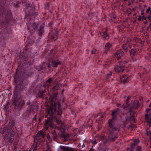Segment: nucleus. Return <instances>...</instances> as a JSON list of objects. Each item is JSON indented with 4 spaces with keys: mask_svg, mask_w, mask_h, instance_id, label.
Listing matches in <instances>:
<instances>
[{
    "mask_svg": "<svg viewBox=\"0 0 151 151\" xmlns=\"http://www.w3.org/2000/svg\"><path fill=\"white\" fill-rule=\"evenodd\" d=\"M147 7V5H144V9L141 10V15H143L145 14L147 19L150 21H151V8L150 6L148 7L146 10L145 13L144 12V11L145 8Z\"/></svg>",
    "mask_w": 151,
    "mask_h": 151,
    "instance_id": "10",
    "label": "nucleus"
},
{
    "mask_svg": "<svg viewBox=\"0 0 151 151\" xmlns=\"http://www.w3.org/2000/svg\"><path fill=\"white\" fill-rule=\"evenodd\" d=\"M47 68H48V70H49V68H47V66H46V69L45 70H44V72H41V71H38V70H37V71L39 72L40 73H45V71L46 70Z\"/></svg>",
    "mask_w": 151,
    "mask_h": 151,
    "instance_id": "43",
    "label": "nucleus"
},
{
    "mask_svg": "<svg viewBox=\"0 0 151 151\" xmlns=\"http://www.w3.org/2000/svg\"><path fill=\"white\" fill-rule=\"evenodd\" d=\"M31 27L34 29H36L38 27V25L37 23L35 22L32 24Z\"/></svg>",
    "mask_w": 151,
    "mask_h": 151,
    "instance_id": "28",
    "label": "nucleus"
},
{
    "mask_svg": "<svg viewBox=\"0 0 151 151\" xmlns=\"http://www.w3.org/2000/svg\"><path fill=\"white\" fill-rule=\"evenodd\" d=\"M126 43L124 44L122 46V48L126 52H128L129 50L127 46Z\"/></svg>",
    "mask_w": 151,
    "mask_h": 151,
    "instance_id": "24",
    "label": "nucleus"
},
{
    "mask_svg": "<svg viewBox=\"0 0 151 151\" xmlns=\"http://www.w3.org/2000/svg\"><path fill=\"white\" fill-rule=\"evenodd\" d=\"M100 117L101 118H100V119H99V120L100 121V120H101V119L102 118H103L104 116L103 115H101Z\"/></svg>",
    "mask_w": 151,
    "mask_h": 151,
    "instance_id": "49",
    "label": "nucleus"
},
{
    "mask_svg": "<svg viewBox=\"0 0 151 151\" xmlns=\"http://www.w3.org/2000/svg\"><path fill=\"white\" fill-rule=\"evenodd\" d=\"M112 72H110L109 73L107 74L106 75V78L107 79H109L111 77V76L112 75Z\"/></svg>",
    "mask_w": 151,
    "mask_h": 151,
    "instance_id": "35",
    "label": "nucleus"
},
{
    "mask_svg": "<svg viewBox=\"0 0 151 151\" xmlns=\"http://www.w3.org/2000/svg\"><path fill=\"white\" fill-rule=\"evenodd\" d=\"M133 149L131 147V148L128 147L127 148V151H133Z\"/></svg>",
    "mask_w": 151,
    "mask_h": 151,
    "instance_id": "42",
    "label": "nucleus"
},
{
    "mask_svg": "<svg viewBox=\"0 0 151 151\" xmlns=\"http://www.w3.org/2000/svg\"><path fill=\"white\" fill-rule=\"evenodd\" d=\"M58 151H73V150L71 148L61 145Z\"/></svg>",
    "mask_w": 151,
    "mask_h": 151,
    "instance_id": "22",
    "label": "nucleus"
},
{
    "mask_svg": "<svg viewBox=\"0 0 151 151\" xmlns=\"http://www.w3.org/2000/svg\"><path fill=\"white\" fill-rule=\"evenodd\" d=\"M21 3L19 1H17L16 3L14 4V6L15 8H18L19 7V4Z\"/></svg>",
    "mask_w": 151,
    "mask_h": 151,
    "instance_id": "32",
    "label": "nucleus"
},
{
    "mask_svg": "<svg viewBox=\"0 0 151 151\" xmlns=\"http://www.w3.org/2000/svg\"><path fill=\"white\" fill-rule=\"evenodd\" d=\"M58 33L56 29L52 30L49 33V37L51 40H55L58 38Z\"/></svg>",
    "mask_w": 151,
    "mask_h": 151,
    "instance_id": "12",
    "label": "nucleus"
},
{
    "mask_svg": "<svg viewBox=\"0 0 151 151\" xmlns=\"http://www.w3.org/2000/svg\"><path fill=\"white\" fill-rule=\"evenodd\" d=\"M101 139L103 141L104 144L105 145L107 142V140L106 139V137L104 136H102L101 137Z\"/></svg>",
    "mask_w": 151,
    "mask_h": 151,
    "instance_id": "31",
    "label": "nucleus"
},
{
    "mask_svg": "<svg viewBox=\"0 0 151 151\" xmlns=\"http://www.w3.org/2000/svg\"><path fill=\"white\" fill-rule=\"evenodd\" d=\"M97 143V142H96V140H95L94 141H93L92 142V144L93 145L92 146V147H93V146L95 145Z\"/></svg>",
    "mask_w": 151,
    "mask_h": 151,
    "instance_id": "40",
    "label": "nucleus"
},
{
    "mask_svg": "<svg viewBox=\"0 0 151 151\" xmlns=\"http://www.w3.org/2000/svg\"><path fill=\"white\" fill-rule=\"evenodd\" d=\"M146 17H146V16L145 17L144 15H143L142 17V19H146Z\"/></svg>",
    "mask_w": 151,
    "mask_h": 151,
    "instance_id": "46",
    "label": "nucleus"
},
{
    "mask_svg": "<svg viewBox=\"0 0 151 151\" xmlns=\"http://www.w3.org/2000/svg\"><path fill=\"white\" fill-rule=\"evenodd\" d=\"M9 102H8L4 106V109L6 112H8L9 111Z\"/></svg>",
    "mask_w": 151,
    "mask_h": 151,
    "instance_id": "27",
    "label": "nucleus"
},
{
    "mask_svg": "<svg viewBox=\"0 0 151 151\" xmlns=\"http://www.w3.org/2000/svg\"><path fill=\"white\" fill-rule=\"evenodd\" d=\"M31 104L30 101V100H28L27 101V102L26 104L27 105H29V106Z\"/></svg>",
    "mask_w": 151,
    "mask_h": 151,
    "instance_id": "45",
    "label": "nucleus"
},
{
    "mask_svg": "<svg viewBox=\"0 0 151 151\" xmlns=\"http://www.w3.org/2000/svg\"><path fill=\"white\" fill-rule=\"evenodd\" d=\"M116 119L112 118L109 119L108 121V124L109 127L113 131H119V128L115 126V121Z\"/></svg>",
    "mask_w": 151,
    "mask_h": 151,
    "instance_id": "13",
    "label": "nucleus"
},
{
    "mask_svg": "<svg viewBox=\"0 0 151 151\" xmlns=\"http://www.w3.org/2000/svg\"><path fill=\"white\" fill-rule=\"evenodd\" d=\"M151 27V23H150V25L149 26V27Z\"/></svg>",
    "mask_w": 151,
    "mask_h": 151,
    "instance_id": "53",
    "label": "nucleus"
},
{
    "mask_svg": "<svg viewBox=\"0 0 151 151\" xmlns=\"http://www.w3.org/2000/svg\"><path fill=\"white\" fill-rule=\"evenodd\" d=\"M150 109L146 110L147 113L145 114V117L146 121L150 126L151 127V103L149 105ZM147 134L151 139V130L147 131Z\"/></svg>",
    "mask_w": 151,
    "mask_h": 151,
    "instance_id": "9",
    "label": "nucleus"
},
{
    "mask_svg": "<svg viewBox=\"0 0 151 151\" xmlns=\"http://www.w3.org/2000/svg\"><path fill=\"white\" fill-rule=\"evenodd\" d=\"M120 80L121 82L124 83H127L130 80V78L126 75L123 76L121 78Z\"/></svg>",
    "mask_w": 151,
    "mask_h": 151,
    "instance_id": "21",
    "label": "nucleus"
},
{
    "mask_svg": "<svg viewBox=\"0 0 151 151\" xmlns=\"http://www.w3.org/2000/svg\"><path fill=\"white\" fill-rule=\"evenodd\" d=\"M35 104L32 103L29 106V109H27L26 111L24 114V116L25 117L29 116L31 112V110H34L37 109V107L35 105Z\"/></svg>",
    "mask_w": 151,
    "mask_h": 151,
    "instance_id": "14",
    "label": "nucleus"
},
{
    "mask_svg": "<svg viewBox=\"0 0 151 151\" xmlns=\"http://www.w3.org/2000/svg\"><path fill=\"white\" fill-rule=\"evenodd\" d=\"M33 120L35 121H37V118H36V116L35 115V117L33 118Z\"/></svg>",
    "mask_w": 151,
    "mask_h": 151,
    "instance_id": "48",
    "label": "nucleus"
},
{
    "mask_svg": "<svg viewBox=\"0 0 151 151\" xmlns=\"http://www.w3.org/2000/svg\"><path fill=\"white\" fill-rule=\"evenodd\" d=\"M97 51L96 50L95 48H93L91 52V55H94L96 56V54Z\"/></svg>",
    "mask_w": 151,
    "mask_h": 151,
    "instance_id": "34",
    "label": "nucleus"
},
{
    "mask_svg": "<svg viewBox=\"0 0 151 151\" xmlns=\"http://www.w3.org/2000/svg\"><path fill=\"white\" fill-rule=\"evenodd\" d=\"M11 12L8 9L0 4V38L6 39L11 37L7 27L10 23Z\"/></svg>",
    "mask_w": 151,
    "mask_h": 151,
    "instance_id": "2",
    "label": "nucleus"
},
{
    "mask_svg": "<svg viewBox=\"0 0 151 151\" xmlns=\"http://www.w3.org/2000/svg\"><path fill=\"white\" fill-rule=\"evenodd\" d=\"M46 134L42 131L38 132L35 136L34 144L29 151H37L39 145H42L45 141Z\"/></svg>",
    "mask_w": 151,
    "mask_h": 151,
    "instance_id": "8",
    "label": "nucleus"
},
{
    "mask_svg": "<svg viewBox=\"0 0 151 151\" xmlns=\"http://www.w3.org/2000/svg\"><path fill=\"white\" fill-rule=\"evenodd\" d=\"M118 62H121V64H123V65H125V64L127 63L128 62V61L127 60L124 59L123 60H121L119 61Z\"/></svg>",
    "mask_w": 151,
    "mask_h": 151,
    "instance_id": "33",
    "label": "nucleus"
},
{
    "mask_svg": "<svg viewBox=\"0 0 151 151\" xmlns=\"http://www.w3.org/2000/svg\"><path fill=\"white\" fill-rule=\"evenodd\" d=\"M127 46H128V48L129 49H130V50L131 49H132V46L130 44L129 45H127Z\"/></svg>",
    "mask_w": 151,
    "mask_h": 151,
    "instance_id": "44",
    "label": "nucleus"
},
{
    "mask_svg": "<svg viewBox=\"0 0 151 151\" xmlns=\"http://www.w3.org/2000/svg\"><path fill=\"white\" fill-rule=\"evenodd\" d=\"M124 52L122 49L118 50L114 54V57L117 60L120 59L124 55Z\"/></svg>",
    "mask_w": 151,
    "mask_h": 151,
    "instance_id": "18",
    "label": "nucleus"
},
{
    "mask_svg": "<svg viewBox=\"0 0 151 151\" xmlns=\"http://www.w3.org/2000/svg\"><path fill=\"white\" fill-rule=\"evenodd\" d=\"M112 49V45L110 42H107L105 45L103 53L106 55L108 52H110Z\"/></svg>",
    "mask_w": 151,
    "mask_h": 151,
    "instance_id": "16",
    "label": "nucleus"
},
{
    "mask_svg": "<svg viewBox=\"0 0 151 151\" xmlns=\"http://www.w3.org/2000/svg\"><path fill=\"white\" fill-rule=\"evenodd\" d=\"M82 147H85V145L84 144H83L82 145Z\"/></svg>",
    "mask_w": 151,
    "mask_h": 151,
    "instance_id": "52",
    "label": "nucleus"
},
{
    "mask_svg": "<svg viewBox=\"0 0 151 151\" xmlns=\"http://www.w3.org/2000/svg\"><path fill=\"white\" fill-rule=\"evenodd\" d=\"M47 138V140L46 142V143H50L52 141V138L50 137V136L48 134L46 136Z\"/></svg>",
    "mask_w": 151,
    "mask_h": 151,
    "instance_id": "26",
    "label": "nucleus"
},
{
    "mask_svg": "<svg viewBox=\"0 0 151 151\" xmlns=\"http://www.w3.org/2000/svg\"><path fill=\"white\" fill-rule=\"evenodd\" d=\"M107 30L108 28L107 27H106L105 30L102 32V37L104 40H108L109 39L110 35L107 33Z\"/></svg>",
    "mask_w": 151,
    "mask_h": 151,
    "instance_id": "20",
    "label": "nucleus"
},
{
    "mask_svg": "<svg viewBox=\"0 0 151 151\" xmlns=\"http://www.w3.org/2000/svg\"><path fill=\"white\" fill-rule=\"evenodd\" d=\"M51 106L47 109V113L52 118H54L55 121L58 124H62L61 119L62 108L61 104L58 102L55 101L54 99L51 100Z\"/></svg>",
    "mask_w": 151,
    "mask_h": 151,
    "instance_id": "4",
    "label": "nucleus"
},
{
    "mask_svg": "<svg viewBox=\"0 0 151 151\" xmlns=\"http://www.w3.org/2000/svg\"><path fill=\"white\" fill-rule=\"evenodd\" d=\"M28 50L25 51L24 55H21L19 57L20 60L22 63V65L18 66L16 70V73L14 77V81L16 84L14 88L13 97L14 99L12 103L13 110L16 112L19 111L25 104L24 100L22 99L21 92L22 89L26 88L28 83L24 80L27 76H31L33 73L28 71L26 69L27 67L32 65L34 61L33 56H31L30 52L27 53Z\"/></svg>",
    "mask_w": 151,
    "mask_h": 151,
    "instance_id": "1",
    "label": "nucleus"
},
{
    "mask_svg": "<svg viewBox=\"0 0 151 151\" xmlns=\"http://www.w3.org/2000/svg\"><path fill=\"white\" fill-rule=\"evenodd\" d=\"M33 2H31L29 3H27L26 4L27 8V9L30 8L32 9L33 7Z\"/></svg>",
    "mask_w": 151,
    "mask_h": 151,
    "instance_id": "29",
    "label": "nucleus"
},
{
    "mask_svg": "<svg viewBox=\"0 0 151 151\" xmlns=\"http://www.w3.org/2000/svg\"><path fill=\"white\" fill-rule=\"evenodd\" d=\"M131 41V40L129 38H127V39L126 43L127 44V45H128L130 44Z\"/></svg>",
    "mask_w": 151,
    "mask_h": 151,
    "instance_id": "36",
    "label": "nucleus"
},
{
    "mask_svg": "<svg viewBox=\"0 0 151 151\" xmlns=\"http://www.w3.org/2000/svg\"><path fill=\"white\" fill-rule=\"evenodd\" d=\"M136 151H142L141 148L140 146H137L136 148Z\"/></svg>",
    "mask_w": 151,
    "mask_h": 151,
    "instance_id": "39",
    "label": "nucleus"
},
{
    "mask_svg": "<svg viewBox=\"0 0 151 151\" xmlns=\"http://www.w3.org/2000/svg\"><path fill=\"white\" fill-rule=\"evenodd\" d=\"M47 151H51V149L50 148H48L47 150Z\"/></svg>",
    "mask_w": 151,
    "mask_h": 151,
    "instance_id": "50",
    "label": "nucleus"
},
{
    "mask_svg": "<svg viewBox=\"0 0 151 151\" xmlns=\"http://www.w3.org/2000/svg\"><path fill=\"white\" fill-rule=\"evenodd\" d=\"M139 1H142V0H139Z\"/></svg>",
    "mask_w": 151,
    "mask_h": 151,
    "instance_id": "54",
    "label": "nucleus"
},
{
    "mask_svg": "<svg viewBox=\"0 0 151 151\" xmlns=\"http://www.w3.org/2000/svg\"><path fill=\"white\" fill-rule=\"evenodd\" d=\"M46 126L47 130L51 129L52 136L54 140L57 139L58 135H62L65 131V129L63 128L55 127V125L52 123L50 119L48 120L46 123Z\"/></svg>",
    "mask_w": 151,
    "mask_h": 151,
    "instance_id": "7",
    "label": "nucleus"
},
{
    "mask_svg": "<svg viewBox=\"0 0 151 151\" xmlns=\"http://www.w3.org/2000/svg\"><path fill=\"white\" fill-rule=\"evenodd\" d=\"M119 111L120 110L119 108L115 109L113 111L111 114L112 118L116 119L117 116L119 114Z\"/></svg>",
    "mask_w": 151,
    "mask_h": 151,
    "instance_id": "19",
    "label": "nucleus"
},
{
    "mask_svg": "<svg viewBox=\"0 0 151 151\" xmlns=\"http://www.w3.org/2000/svg\"><path fill=\"white\" fill-rule=\"evenodd\" d=\"M29 13L30 14V15H31L32 17H33L34 18H35L38 15L37 12H32V13L30 12Z\"/></svg>",
    "mask_w": 151,
    "mask_h": 151,
    "instance_id": "30",
    "label": "nucleus"
},
{
    "mask_svg": "<svg viewBox=\"0 0 151 151\" xmlns=\"http://www.w3.org/2000/svg\"><path fill=\"white\" fill-rule=\"evenodd\" d=\"M58 55L53 50H52L48 56V60H52L50 64L48 65L45 63L43 62L42 63L38 66H35V68L39 71L41 70V72H44V70L46 69V67L47 66L49 68H51V66L56 68L58 65H61V62L58 59Z\"/></svg>",
    "mask_w": 151,
    "mask_h": 151,
    "instance_id": "5",
    "label": "nucleus"
},
{
    "mask_svg": "<svg viewBox=\"0 0 151 151\" xmlns=\"http://www.w3.org/2000/svg\"><path fill=\"white\" fill-rule=\"evenodd\" d=\"M118 64H116L114 67V70L116 72L122 73L125 70V65L121 64V62H118Z\"/></svg>",
    "mask_w": 151,
    "mask_h": 151,
    "instance_id": "11",
    "label": "nucleus"
},
{
    "mask_svg": "<svg viewBox=\"0 0 151 151\" xmlns=\"http://www.w3.org/2000/svg\"><path fill=\"white\" fill-rule=\"evenodd\" d=\"M138 19V20H139V21L141 20L142 19V17L139 16V18Z\"/></svg>",
    "mask_w": 151,
    "mask_h": 151,
    "instance_id": "47",
    "label": "nucleus"
},
{
    "mask_svg": "<svg viewBox=\"0 0 151 151\" xmlns=\"http://www.w3.org/2000/svg\"><path fill=\"white\" fill-rule=\"evenodd\" d=\"M60 89V87L56 83L54 78L48 77L43 84H39L36 89L38 91L37 96L41 98H43L47 90L50 94H53Z\"/></svg>",
    "mask_w": 151,
    "mask_h": 151,
    "instance_id": "3",
    "label": "nucleus"
},
{
    "mask_svg": "<svg viewBox=\"0 0 151 151\" xmlns=\"http://www.w3.org/2000/svg\"><path fill=\"white\" fill-rule=\"evenodd\" d=\"M117 138V136L114 134L112 132H110L109 135V139L110 141L112 142L114 141L115 139H116Z\"/></svg>",
    "mask_w": 151,
    "mask_h": 151,
    "instance_id": "23",
    "label": "nucleus"
},
{
    "mask_svg": "<svg viewBox=\"0 0 151 151\" xmlns=\"http://www.w3.org/2000/svg\"><path fill=\"white\" fill-rule=\"evenodd\" d=\"M44 32V27H43L42 25L40 26L39 29L38 30V34L39 36H40Z\"/></svg>",
    "mask_w": 151,
    "mask_h": 151,
    "instance_id": "25",
    "label": "nucleus"
},
{
    "mask_svg": "<svg viewBox=\"0 0 151 151\" xmlns=\"http://www.w3.org/2000/svg\"><path fill=\"white\" fill-rule=\"evenodd\" d=\"M97 58L98 59V58L97 57Z\"/></svg>",
    "mask_w": 151,
    "mask_h": 151,
    "instance_id": "56",
    "label": "nucleus"
},
{
    "mask_svg": "<svg viewBox=\"0 0 151 151\" xmlns=\"http://www.w3.org/2000/svg\"><path fill=\"white\" fill-rule=\"evenodd\" d=\"M124 98L125 101V103L126 104V106L128 110L129 116H127V120L129 121H135V119L134 116V113L133 111L139 106V102L137 100L132 101L130 104H129V101L130 100V98L129 96H125Z\"/></svg>",
    "mask_w": 151,
    "mask_h": 151,
    "instance_id": "6",
    "label": "nucleus"
},
{
    "mask_svg": "<svg viewBox=\"0 0 151 151\" xmlns=\"http://www.w3.org/2000/svg\"><path fill=\"white\" fill-rule=\"evenodd\" d=\"M99 33H100V35H101V36L102 37V32H100Z\"/></svg>",
    "mask_w": 151,
    "mask_h": 151,
    "instance_id": "51",
    "label": "nucleus"
},
{
    "mask_svg": "<svg viewBox=\"0 0 151 151\" xmlns=\"http://www.w3.org/2000/svg\"><path fill=\"white\" fill-rule=\"evenodd\" d=\"M13 131L12 129L10 128L9 127H5L1 131L2 132H1L3 134H5L6 136H8V134L10 135Z\"/></svg>",
    "mask_w": 151,
    "mask_h": 151,
    "instance_id": "17",
    "label": "nucleus"
},
{
    "mask_svg": "<svg viewBox=\"0 0 151 151\" xmlns=\"http://www.w3.org/2000/svg\"><path fill=\"white\" fill-rule=\"evenodd\" d=\"M130 56L131 57V60L132 62H136L137 61V58L135 56L137 55V50L136 49H131L129 50Z\"/></svg>",
    "mask_w": 151,
    "mask_h": 151,
    "instance_id": "15",
    "label": "nucleus"
},
{
    "mask_svg": "<svg viewBox=\"0 0 151 151\" xmlns=\"http://www.w3.org/2000/svg\"><path fill=\"white\" fill-rule=\"evenodd\" d=\"M133 142L137 145L139 142V140L138 139H135L134 140Z\"/></svg>",
    "mask_w": 151,
    "mask_h": 151,
    "instance_id": "41",
    "label": "nucleus"
},
{
    "mask_svg": "<svg viewBox=\"0 0 151 151\" xmlns=\"http://www.w3.org/2000/svg\"><path fill=\"white\" fill-rule=\"evenodd\" d=\"M14 139V138L13 137H11L9 138V143H12Z\"/></svg>",
    "mask_w": 151,
    "mask_h": 151,
    "instance_id": "37",
    "label": "nucleus"
},
{
    "mask_svg": "<svg viewBox=\"0 0 151 151\" xmlns=\"http://www.w3.org/2000/svg\"><path fill=\"white\" fill-rule=\"evenodd\" d=\"M136 145H137V144H135L134 142H133V143L131 144V148L132 149H133L134 146Z\"/></svg>",
    "mask_w": 151,
    "mask_h": 151,
    "instance_id": "38",
    "label": "nucleus"
},
{
    "mask_svg": "<svg viewBox=\"0 0 151 151\" xmlns=\"http://www.w3.org/2000/svg\"><path fill=\"white\" fill-rule=\"evenodd\" d=\"M100 114H101L100 113L99 114V115H100Z\"/></svg>",
    "mask_w": 151,
    "mask_h": 151,
    "instance_id": "55",
    "label": "nucleus"
}]
</instances>
